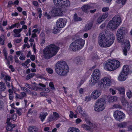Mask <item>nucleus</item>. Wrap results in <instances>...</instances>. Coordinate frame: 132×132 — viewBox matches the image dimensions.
<instances>
[{
    "mask_svg": "<svg viewBox=\"0 0 132 132\" xmlns=\"http://www.w3.org/2000/svg\"><path fill=\"white\" fill-rule=\"evenodd\" d=\"M126 94L127 97L129 98H130L132 97L131 92L130 90H128L127 91Z\"/></svg>",
    "mask_w": 132,
    "mask_h": 132,
    "instance_id": "nucleus-37",
    "label": "nucleus"
},
{
    "mask_svg": "<svg viewBox=\"0 0 132 132\" xmlns=\"http://www.w3.org/2000/svg\"><path fill=\"white\" fill-rule=\"evenodd\" d=\"M132 70V68L130 66L126 65L123 66L121 71L128 75L131 73Z\"/></svg>",
    "mask_w": 132,
    "mask_h": 132,
    "instance_id": "nucleus-20",
    "label": "nucleus"
},
{
    "mask_svg": "<svg viewBox=\"0 0 132 132\" xmlns=\"http://www.w3.org/2000/svg\"><path fill=\"white\" fill-rule=\"evenodd\" d=\"M101 75L99 70L98 69H95L91 76V79L89 81V85L92 87L98 82L99 81V79L101 78Z\"/></svg>",
    "mask_w": 132,
    "mask_h": 132,
    "instance_id": "nucleus-8",
    "label": "nucleus"
},
{
    "mask_svg": "<svg viewBox=\"0 0 132 132\" xmlns=\"http://www.w3.org/2000/svg\"><path fill=\"white\" fill-rule=\"evenodd\" d=\"M6 89V87L5 84L2 81L0 82V98L2 96L1 94V91H4Z\"/></svg>",
    "mask_w": 132,
    "mask_h": 132,
    "instance_id": "nucleus-26",
    "label": "nucleus"
},
{
    "mask_svg": "<svg viewBox=\"0 0 132 132\" xmlns=\"http://www.w3.org/2000/svg\"><path fill=\"white\" fill-rule=\"evenodd\" d=\"M40 31V29H39L37 28L34 29L32 31V32L36 33Z\"/></svg>",
    "mask_w": 132,
    "mask_h": 132,
    "instance_id": "nucleus-55",
    "label": "nucleus"
},
{
    "mask_svg": "<svg viewBox=\"0 0 132 132\" xmlns=\"http://www.w3.org/2000/svg\"><path fill=\"white\" fill-rule=\"evenodd\" d=\"M16 97L18 98L22 99L23 98L26 97L27 95L26 93L24 92H22L20 95L16 94Z\"/></svg>",
    "mask_w": 132,
    "mask_h": 132,
    "instance_id": "nucleus-27",
    "label": "nucleus"
},
{
    "mask_svg": "<svg viewBox=\"0 0 132 132\" xmlns=\"http://www.w3.org/2000/svg\"><path fill=\"white\" fill-rule=\"evenodd\" d=\"M127 125V122H123L122 123H119L118 125L119 127H125Z\"/></svg>",
    "mask_w": 132,
    "mask_h": 132,
    "instance_id": "nucleus-35",
    "label": "nucleus"
},
{
    "mask_svg": "<svg viewBox=\"0 0 132 132\" xmlns=\"http://www.w3.org/2000/svg\"><path fill=\"white\" fill-rule=\"evenodd\" d=\"M69 116L70 118H76L77 117V114H74L73 112L71 111H70Z\"/></svg>",
    "mask_w": 132,
    "mask_h": 132,
    "instance_id": "nucleus-34",
    "label": "nucleus"
},
{
    "mask_svg": "<svg viewBox=\"0 0 132 132\" xmlns=\"http://www.w3.org/2000/svg\"><path fill=\"white\" fill-rule=\"evenodd\" d=\"M48 114L46 112H41L39 114V118L43 122L45 119L46 116L48 115Z\"/></svg>",
    "mask_w": 132,
    "mask_h": 132,
    "instance_id": "nucleus-25",
    "label": "nucleus"
},
{
    "mask_svg": "<svg viewBox=\"0 0 132 132\" xmlns=\"http://www.w3.org/2000/svg\"><path fill=\"white\" fill-rule=\"evenodd\" d=\"M129 115L130 116H132V107L131 106L130 108V111L129 112Z\"/></svg>",
    "mask_w": 132,
    "mask_h": 132,
    "instance_id": "nucleus-64",
    "label": "nucleus"
},
{
    "mask_svg": "<svg viewBox=\"0 0 132 132\" xmlns=\"http://www.w3.org/2000/svg\"><path fill=\"white\" fill-rule=\"evenodd\" d=\"M9 68L11 69V70L12 72H13L14 71V69L12 65H10L9 66Z\"/></svg>",
    "mask_w": 132,
    "mask_h": 132,
    "instance_id": "nucleus-61",
    "label": "nucleus"
},
{
    "mask_svg": "<svg viewBox=\"0 0 132 132\" xmlns=\"http://www.w3.org/2000/svg\"><path fill=\"white\" fill-rule=\"evenodd\" d=\"M121 20L120 16L118 15H115L108 24L107 27L112 30L117 28L120 25Z\"/></svg>",
    "mask_w": 132,
    "mask_h": 132,
    "instance_id": "nucleus-7",
    "label": "nucleus"
},
{
    "mask_svg": "<svg viewBox=\"0 0 132 132\" xmlns=\"http://www.w3.org/2000/svg\"><path fill=\"white\" fill-rule=\"evenodd\" d=\"M49 86L51 87V89H54L55 87L54 85L53 84V83L52 82H50L49 84Z\"/></svg>",
    "mask_w": 132,
    "mask_h": 132,
    "instance_id": "nucleus-50",
    "label": "nucleus"
},
{
    "mask_svg": "<svg viewBox=\"0 0 132 132\" xmlns=\"http://www.w3.org/2000/svg\"><path fill=\"white\" fill-rule=\"evenodd\" d=\"M25 86L26 87L31 89L36 90H43L46 86L45 85L42 84L40 83L38 84H36L35 83L32 84V86L26 83Z\"/></svg>",
    "mask_w": 132,
    "mask_h": 132,
    "instance_id": "nucleus-13",
    "label": "nucleus"
},
{
    "mask_svg": "<svg viewBox=\"0 0 132 132\" xmlns=\"http://www.w3.org/2000/svg\"><path fill=\"white\" fill-rule=\"evenodd\" d=\"M35 74V73H31L29 74L27 76L26 79H29L34 76Z\"/></svg>",
    "mask_w": 132,
    "mask_h": 132,
    "instance_id": "nucleus-47",
    "label": "nucleus"
},
{
    "mask_svg": "<svg viewBox=\"0 0 132 132\" xmlns=\"http://www.w3.org/2000/svg\"><path fill=\"white\" fill-rule=\"evenodd\" d=\"M16 27V24H13V25H12L11 26L9 27V29H11L14 28Z\"/></svg>",
    "mask_w": 132,
    "mask_h": 132,
    "instance_id": "nucleus-62",
    "label": "nucleus"
},
{
    "mask_svg": "<svg viewBox=\"0 0 132 132\" xmlns=\"http://www.w3.org/2000/svg\"><path fill=\"white\" fill-rule=\"evenodd\" d=\"M114 39L115 36L113 34L105 36L103 32H101L98 37V43L102 47H109L113 43Z\"/></svg>",
    "mask_w": 132,
    "mask_h": 132,
    "instance_id": "nucleus-1",
    "label": "nucleus"
},
{
    "mask_svg": "<svg viewBox=\"0 0 132 132\" xmlns=\"http://www.w3.org/2000/svg\"><path fill=\"white\" fill-rule=\"evenodd\" d=\"M112 108L113 109H121L122 108V107L120 104H115L113 105Z\"/></svg>",
    "mask_w": 132,
    "mask_h": 132,
    "instance_id": "nucleus-42",
    "label": "nucleus"
},
{
    "mask_svg": "<svg viewBox=\"0 0 132 132\" xmlns=\"http://www.w3.org/2000/svg\"><path fill=\"white\" fill-rule=\"evenodd\" d=\"M120 65V62L118 61L110 59L105 62L103 64V67L106 70L111 71L116 70Z\"/></svg>",
    "mask_w": 132,
    "mask_h": 132,
    "instance_id": "nucleus-5",
    "label": "nucleus"
},
{
    "mask_svg": "<svg viewBox=\"0 0 132 132\" xmlns=\"http://www.w3.org/2000/svg\"><path fill=\"white\" fill-rule=\"evenodd\" d=\"M15 125L14 124H12L10 123L7 124L6 127V129L7 131H11L13 130V128L15 127Z\"/></svg>",
    "mask_w": 132,
    "mask_h": 132,
    "instance_id": "nucleus-29",
    "label": "nucleus"
},
{
    "mask_svg": "<svg viewBox=\"0 0 132 132\" xmlns=\"http://www.w3.org/2000/svg\"><path fill=\"white\" fill-rule=\"evenodd\" d=\"M56 72L59 75H66L69 71V68L66 62L63 61H58L55 67Z\"/></svg>",
    "mask_w": 132,
    "mask_h": 132,
    "instance_id": "nucleus-4",
    "label": "nucleus"
},
{
    "mask_svg": "<svg viewBox=\"0 0 132 132\" xmlns=\"http://www.w3.org/2000/svg\"><path fill=\"white\" fill-rule=\"evenodd\" d=\"M127 0H117L116 3L118 4H120L121 3V4L124 5L125 4Z\"/></svg>",
    "mask_w": 132,
    "mask_h": 132,
    "instance_id": "nucleus-40",
    "label": "nucleus"
},
{
    "mask_svg": "<svg viewBox=\"0 0 132 132\" xmlns=\"http://www.w3.org/2000/svg\"><path fill=\"white\" fill-rule=\"evenodd\" d=\"M3 106V102L0 100V109H1Z\"/></svg>",
    "mask_w": 132,
    "mask_h": 132,
    "instance_id": "nucleus-60",
    "label": "nucleus"
},
{
    "mask_svg": "<svg viewBox=\"0 0 132 132\" xmlns=\"http://www.w3.org/2000/svg\"><path fill=\"white\" fill-rule=\"evenodd\" d=\"M54 4L59 6L69 7L70 2L69 0H53Z\"/></svg>",
    "mask_w": 132,
    "mask_h": 132,
    "instance_id": "nucleus-12",
    "label": "nucleus"
},
{
    "mask_svg": "<svg viewBox=\"0 0 132 132\" xmlns=\"http://www.w3.org/2000/svg\"><path fill=\"white\" fill-rule=\"evenodd\" d=\"M103 21H104V20H103L101 16H100L97 20L96 24H100Z\"/></svg>",
    "mask_w": 132,
    "mask_h": 132,
    "instance_id": "nucleus-46",
    "label": "nucleus"
},
{
    "mask_svg": "<svg viewBox=\"0 0 132 132\" xmlns=\"http://www.w3.org/2000/svg\"><path fill=\"white\" fill-rule=\"evenodd\" d=\"M66 20L64 18H62L58 19L56 22L57 27L60 28H63L66 25Z\"/></svg>",
    "mask_w": 132,
    "mask_h": 132,
    "instance_id": "nucleus-17",
    "label": "nucleus"
},
{
    "mask_svg": "<svg viewBox=\"0 0 132 132\" xmlns=\"http://www.w3.org/2000/svg\"><path fill=\"white\" fill-rule=\"evenodd\" d=\"M85 121H86V123L88 124L89 126L86 124H83L81 125V127L84 129L87 130H90L91 129L95 128L97 126V124L96 123H92L86 118L85 119Z\"/></svg>",
    "mask_w": 132,
    "mask_h": 132,
    "instance_id": "nucleus-14",
    "label": "nucleus"
},
{
    "mask_svg": "<svg viewBox=\"0 0 132 132\" xmlns=\"http://www.w3.org/2000/svg\"><path fill=\"white\" fill-rule=\"evenodd\" d=\"M68 132H80L79 130L75 127H70L68 130Z\"/></svg>",
    "mask_w": 132,
    "mask_h": 132,
    "instance_id": "nucleus-30",
    "label": "nucleus"
},
{
    "mask_svg": "<svg viewBox=\"0 0 132 132\" xmlns=\"http://www.w3.org/2000/svg\"><path fill=\"white\" fill-rule=\"evenodd\" d=\"M113 116L117 120L119 121L125 118V114L119 111H116L114 112Z\"/></svg>",
    "mask_w": 132,
    "mask_h": 132,
    "instance_id": "nucleus-15",
    "label": "nucleus"
},
{
    "mask_svg": "<svg viewBox=\"0 0 132 132\" xmlns=\"http://www.w3.org/2000/svg\"><path fill=\"white\" fill-rule=\"evenodd\" d=\"M91 98H92L91 97V95H90V96H88L86 97L85 101H89L91 100Z\"/></svg>",
    "mask_w": 132,
    "mask_h": 132,
    "instance_id": "nucleus-51",
    "label": "nucleus"
},
{
    "mask_svg": "<svg viewBox=\"0 0 132 132\" xmlns=\"http://www.w3.org/2000/svg\"><path fill=\"white\" fill-rule=\"evenodd\" d=\"M98 84L102 88L105 89L109 87L111 85V79L110 77H105L102 78Z\"/></svg>",
    "mask_w": 132,
    "mask_h": 132,
    "instance_id": "nucleus-11",
    "label": "nucleus"
},
{
    "mask_svg": "<svg viewBox=\"0 0 132 132\" xmlns=\"http://www.w3.org/2000/svg\"><path fill=\"white\" fill-rule=\"evenodd\" d=\"M28 130L29 132H38V129L35 126H31L29 127Z\"/></svg>",
    "mask_w": 132,
    "mask_h": 132,
    "instance_id": "nucleus-28",
    "label": "nucleus"
},
{
    "mask_svg": "<svg viewBox=\"0 0 132 132\" xmlns=\"http://www.w3.org/2000/svg\"><path fill=\"white\" fill-rule=\"evenodd\" d=\"M55 120L54 118V117L52 116H51L48 117L47 119V121L48 122H50Z\"/></svg>",
    "mask_w": 132,
    "mask_h": 132,
    "instance_id": "nucleus-43",
    "label": "nucleus"
},
{
    "mask_svg": "<svg viewBox=\"0 0 132 132\" xmlns=\"http://www.w3.org/2000/svg\"><path fill=\"white\" fill-rule=\"evenodd\" d=\"M92 23H90L89 24H87L86 25L84 30L85 31H88L92 27Z\"/></svg>",
    "mask_w": 132,
    "mask_h": 132,
    "instance_id": "nucleus-33",
    "label": "nucleus"
},
{
    "mask_svg": "<svg viewBox=\"0 0 132 132\" xmlns=\"http://www.w3.org/2000/svg\"><path fill=\"white\" fill-rule=\"evenodd\" d=\"M55 120H57L59 118V115L57 113L54 112H53L52 116Z\"/></svg>",
    "mask_w": 132,
    "mask_h": 132,
    "instance_id": "nucleus-39",
    "label": "nucleus"
},
{
    "mask_svg": "<svg viewBox=\"0 0 132 132\" xmlns=\"http://www.w3.org/2000/svg\"><path fill=\"white\" fill-rule=\"evenodd\" d=\"M59 49V48L53 44L46 47L43 51V55L46 59H49L55 55Z\"/></svg>",
    "mask_w": 132,
    "mask_h": 132,
    "instance_id": "nucleus-3",
    "label": "nucleus"
},
{
    "mask_svg": "<svg viewBox=\"0 0 132 132\" xmlns=\"http://www.w3.org/2000/svg\"><path fill=\"white\" fill-rule=\"evenodd\" d=\"M74 20L76 21H80L81 20V19L79 17H78L77 14H75L74 16Z\"/></svg>",
    "mask_w": 132,
    "mask_h": 132,
    "instance_id": "nucleus-38",
    "label": "nucleus"
},
{
    "mask_svg": "<svg viewBox=\"0 0 132 132\" xmlns=\"http://www.w3.org/2000/svg\"><path fill=\"white\" fill-rule=\"evenodd\" d=\"M69 7L63 6H60L53 9L50 12V14L52 17L61 16L63 15L66 10Z\"/></svg>",
    "mask_w": 132,
    "mask_h": 132,
    "instance_id": "nucleus-9",
    "label": "nucleus"
},
{
    "mask_svg": "<svg viewBox=\"0 0 132 132\" xmlns=\"http://www.w3.org/2000/svg\"><path fill=\"white\" fill-rule=\"evenodd\" d=\"M25 59V57L24 55H21L19 57V59L22 60H24Z\"/></svg>",
    "mask_w": 132,
    "mask_h": 132,
    "instance_id": "nucleus-56",
    "label": "nucleus"
},
{
    "mask_svg": "<svg viewBox=\"0 0 132 132\" xmlns=\"http://www.w3.org/2000/svg\"><path fill=\"white\" fill-rule=\"evenodd\" d=\"M128 75L127 74L121 71L118 76V79L120 81H124L127 79Z\"/></svg>",
    "mask_w": 132,
    "mask_h": 132,
    "instance_id": "nucleus-21",
    "label": "nucleus"
},
{
    "mask_svg": "<svg viewBox=\"0 0 132 132\" xmlns=\"http://www.w3.org/2000/svg\"><path fill=\"white\" fill-rule=\"evenodd\" d=\"M109 10L108 7H104L102 9V11L103 12H106L108 11Z\"/></svg>",
    "mask_w": 132,
    "mask_h": 132,
    "instance_id": "nucleus-49",
    "label": "nucleus"
},
{
    "mask_svg": "<svg viewBox=\"0 0 132 132\" xmlns=\"http://www.w3.org/2000/svg\"><path fill=\"white\" fill-rule=\"evenodd\" d=\"M101 93L102 91L100 90H95L91 93V97L93 99H96L101 95Z\"/></svg>",
    "mask_w": 132,
    "mask_h": 132,
    "instance_id": "nucleus-19",
    "label": "nucleus"
},
{
    "mask_svg": "<svg viewBox=\"0 0 132 132\" xmlns=\"http://www.w3.org/2000/svg\"><path fill=\"white\" fill-rule=\"evenodd\" d=\"M22 31V29H14L13 30L14 33L13 36L15 37H20L21 36V34L20 33Z\"/></svg>",
    "mask_w": 132,
    "mask_h": 132,
    "instance_id": "nucleus-24",
    "label": "nucleus"
},
{
    "mask_svg": "<svg viewBox=\"0 0 132 132\" xmlns=\"http://www.w3.org/2000/svg\"><path fill=\"white\" fill-rule=\"evenodd\" d=\"M35 56L34 55H32L30 56V59L32 61H34L35 60Z\"/></svg>",
    "mask_w": 132,
    "mask_h": 132,
    "instance_id": "nucleus-58",
    "label": "nucleus"
},
{
    "mask_svg": "<svg viewBox=\"0 0 132 132\" xmlns=\"http://www.w3.org/2000/svg\"><path fill=\"white\" fill-rule=\"evenodd\" d=\"M85 91V88H80L79 90V93L81 94H82Z\"/></svg>",
    "mask_w": 132,
    "mask_h": 132,
    "instance_id": "nucleus-54",
    "label": "nucleus"
},
{
    "mask_svg": "<svg viewBox=\"0 0 132 132\" xmlns=\"http://www.w3.org/2000/svg\"><path fill=\"white\" fill-rule=\"evenodd\" d=\"M21 41V39H18L14 40L15 42L16 43H18L20 42Z\"/></svg>",
    "mask_w": 132,
    "mask_h": 132,
    "instance_id": "nucleus-59",
    "label": "nucleus"
},
{
    "mask_svg": "<svg viewBox=\"0 0 132 132\" xmlns=\"http://www.w3.org/2000/svg\"><path fill=\"white\" fill-rule=\"evenodd\" d=\"M14 60L16 63H19V61L18 59V57L16 56H14Z\"/></svg>",
    "mask_w": 132,
    "mask_h": 132,
    "instance_id": "nucleus-53",
    "label": "nucleus"
},
{
    "mask_svg": "<svg viewBox=\"0 0 132 132\" xmlns=\"http://www.w3.org/2000/svg\"><path fill=\"white\" fill-rule=\"evenodd\" d=\"M22 66H24L25 68H27V66H28V65L26 62L24 63H22Z\"/></svg>",
    "mask_w": 132,
    "mask_h": 132,
    "instance_id": "nucleus-63",
    "label": "nucleus"
},
{
    "mask_svg": "<svg viewBox=\"0 0 132 132\" xmlns=\"http://www.w3.org/2000/svg\"><path fill=\"white\" fill-rule=\"evenodd\" d=\"M115 89L117 90L120 95H122V97L125 95V88L123 86H119L115 87Z\"/></svg>",
    "mask_w": 132,
    "mask_h": 132,
    "instance_id": "nucleus-22",
    "label": "nucleus"
},
{
    "mask_svg": "<svg viewBox=\"0 0 132 132\" xmlns=\"http://www.w3.org/2000/svg\"><path fill=\"white\" fill-rule=\"evenodd\" d=\"M46 70L47 72L50 74H52L53 72V70L50 68H47L46 69Z\"/></svg>",
    "mask_w": 132,
    "mask_h": 132,
    "instance_id": "nucleus-44",
    "label": "nucleus"
},
{
    "mask_svg": "<svg viewBox=\"0 0 132 132\" xmlns=\"http://www.w3.org/2000/svg\"><path fill=\"white\" fill-rule=\"evenodd\" d=\"M12 119L13 120H15L17 118L16 115L15 114H14L12 116Z\"/></svg>",
    "mask_w": 132,
    "mask_h": 132,
    "instance_id": "nucleus-57",
    "label": "nucleus"
},
{
    "mask_svg": "<svg viewBox=\"0 0 132 132\" xmlns=\"http://www.w3.org/2000/svg\"><path fill=\"white\" fill-rule=\"evenodd\" d=\"M77 110L81 116L85 117V119L86 118V119H87V114L86 112L82 110L81 106H78Z\"/></svg>",
    "mask_w": 132,
    "mask_h": 132,
    "instance_id": "nucleus-23",
    "label": "nucleus"
},
{
    "mask_svg": "<svg viewBox=\"0 0 132 132\" xmlns=\"http://www.w3.org/2000/svg\"><path fill=\"white\" fill-rule=\"evenodd\" d=\"M102 97L105 98L107 102L109 103H112L117 101L118 97L116 96H111L110 95L103 96Z\"/></svg>",
    "mask_w": 132,
    "mask_h": 132,
    "instance_id": "nucleus-18",
    "label": "nucleus"
},
{
    "mask_svg": "<svg viewBox=\"0 0 132 132\" xmlns=\"http://www.w3.org/2000/svg\"><path fill=\"white\" fill-rule=\"evenodd\" d=\"M82 121V120L81 119L78 118L76 120V122L77 124H79Z\"/></svg>",
    "mask_w": 132,
    "mask_h": 132,
    "instance_id": "nucleus-52",
    "label": "nucleus"
},
{
    "mask_svg": "<svg viewBox=\"0 0 132 132\" xmlns=\"http://www.w3.org/2000/svg\"><path fill=\"white\" fill-rule=\"evenodd\" d=\"M85 43V40L82 38L77 39L71 43L69 49L73 51L80 50L84 46Z\"/></svg>",
    "mask_w": 132,
    "mask_h": 132,
    "instance_id": "nucleus-6",
    "label": "nucleus"
},
{
    "mask_svg": "<svg viewBox=\"0 0 132 132\" xmlns=\"http://www.w3.org/2000/svg\"><path fill=\"white\" fill-rule=\"evenodd\" d=\"M115 87V89L113 88H110V89L109 91L110 93L113 95H114L116 94Z\"/></svg>",
    "mask_w": 132,
    "mask_h": 132,
    "instance_id": "nucleus-41",
    "label": "nucleus"
},
{
    "mask_svg": "<svg viewBox=\"0 0 132 132\" xmlns=\"http://www.w3.org/2000/svg\"><path fill=\"white\" fill-rule=\"evenodd\" d=\"M121 102L122 105L124 107H126L128 105V103L127 101L126 100L124 96L122 97L121 100Z\"/></svg>",
    "mask_w": 132,
    "mask_h": 132,
    "instance_id": "nucleus-31",
    "label": "nucleus"
},
{
    "mask_svg": "<svg viewBox=\"0 0 132 132\" xmlns=\"http://www.w3.org/2000/svg\"><path fill=\"white\" fill-rule=\"evenodd\" d=\"M96 6L95 4H87L83 5L81 7V9L84 12L87 13L88 12V10L89 9L96 8Z\"/></svg>",
    "mask_w": 132,
    "mask_h": 132,
    "instance_id": "nucleus-16",
    "label": "nucleus"
},
{
    "mask_svg": "<svg viewBox=\"0 0 132 132\" xmlns=\"http://www.w3.org/2000/svg\"><path fill=\"white\" fill-rule=\"evenodd\" d=\"M108 15V13H103L102 14V15L101 16V17L104 20V19L106 18Z\"/></svg>",
    "mask_w": 132,
    "mask_h": 132,
    "instance_id": "nucleus-45",
    "label": "nucleus"
},
{
    "mask_svg": "<svg viewBox=\"0 0 132 132\" xmlns=\"http://www.w3.org/2000/svg\"><path fill=\"white\" fill-rule=\"evenodd\" d=\"M3 54L4 56V58L5 59L7 60V61L8 60V59L7 58V55L8 53L7 52V51L6 50V49L4 48H3Z\"/></svg>",
    "mask_w": 132,
    "mask_h": 132,
    "instance_id": "nucleus-32",
    "label": "nucleus"
},
{
    "mask_svg": "<svg viewBox=\"0 0 132 132\" xmlns=\"http://www.w3.org/2000/svg\"><path fill=\"white\" fill-rule=\"evenodd\" d=\"M22 112V110L21 109H19L17 110L16 113L19 116L21 114V113Z\"/></svg>",
    "mask_w": 132,
    "mask_h": 132,
    "instance_id": "nucleus-48",
    "label": "nucleus"
},
{
    "mask_svg": "<svg viewBox=\"0 0 132 132\" xmlns=\"http://www.w3.org/2000/svg\"><path fill=\"white\" fill-rule=\"evenodd\" d=\"M59 28H58V27H57V26H54V27L53 30V33L54 34H56L59 31Z\"/></svg>",
    "mask_w": 132,
    "mask_h": 132,
    "instance_id": "nucleus-36",
    "label": "nucleus"
},
{
    "mask_svg": "<svg viewBox=\"0 0 132 132\" xmlns=\"http://www.w3.org/2000/svg\"><path fill=\"white\" fill-rule=\"evenodd\" d=\"M106 106V102L105 98L102 97L98 99L95 103L94 110L96 111H101L103 110Z\"/></svg>",
    "mask_w": 132,
    "mask_h": 132,
    "instance_id": "nucleus-10",
    "label": "nucleus"
},
{
    "mask_svg": "<svg viewBox=\"0 0 132 132\" xmlns=\"http://www.w3.org/2000/svg\"><path fill=\"white\" fill-rule=\"evenodd\" d=\"M125 27H121L118 30L116 35L118 42L121 43L122 44L124 45L123 49V53L126 56L127 52L130 47V45L129 40H124L123 39V34L125 32Z\"/></svg>",
    "mask_w": 132,
    "mask_h": 132,
    "instance_id": "nucleus-2",
    "label": "nucleus"
}]
</instances>
